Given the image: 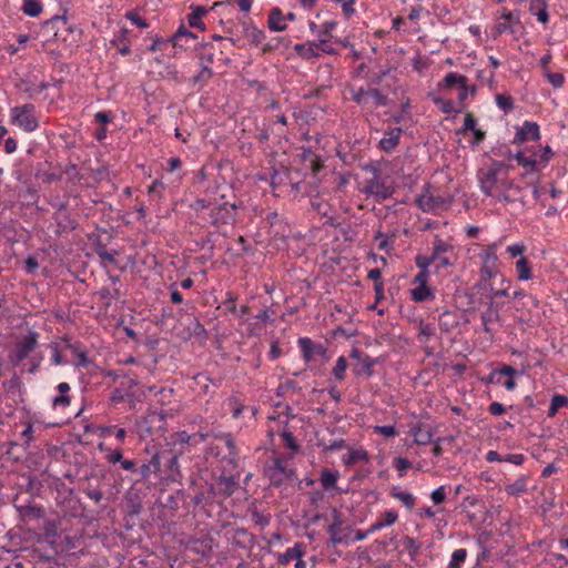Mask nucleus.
<instances>
[{
	"instance_id": "f257e3e1",
	"label": "nucleus",
	"mask_w": 568,
	"mask_h": 568,
	"mask_svg": "<svg viewBox=\"0 0 568 568\" xmlns=\"http://www.w3.org/2000/svg\"><path fill=\"white\" fill-rule=\"evenodd\" d=\"M212 205L207 216L213 226L220 229L225 225H232L235 222L237 206L234 202L227 200L225 193L213 197Z\"/></svg>"
},
{
	"instance_id": "f03ea898",
	"label": "nucleus",
	"mask_w": 568,
	"mask_h": 568,
	"mask_svg": "<svg viewBox=\"0 0 568 568\" xmlns=\"http://www.w3.org/2000/svg\"><path fill=\"white\" fill-rule=\"evenodd\" d=\"M36 106L32 103H26L20 106H14L10 110L11 122L31 133L39 126V121L34 116Z\"/></svg>"
},
{
	"instance_id": "7ed1b4c3",
	"label": "nucleus",
	"mask_w": 568,
	"mask_h": 568,
	"mask_svg": "<svg viewBox=\"0 0 568 568\" xmlns=\"http://www.w3.org/2000/svg\"><path fill=\"white\" fill-rule=\"evenodd\" d=\"M38 338L39 334L37 332L29 331L24 337L17 342L14 351L10 355V362L12 365H19L29 356V354L37 347Z\"/></svg>"
},
{
	"instance_id": "20e7f679",
	"label": "nucleus",
	"mask_w": 568,
	"mask_h": 568,
	"mask_svg": "<svg viewBox=\"0 0 568 568\" xmlns=\"http://www.w3.org/2000/svg\"><path fill=\"white\" fill-rule=\"evenodd\" d=\"M349 358L356 359V364L352 368L355 376H372L374 374L373 367L378 363V358H373L358 348L351 351Z\"/></svg>"
},
{
	"instance_id": "39448f33",
	"label": "nucleus",
	"mask_w": 568,
	"mask_h": 568,
	"mask_svg": "<svg viewBox=\"0 0 568 568\" xmlns=\"http://www.w3.org/2000/svg\"><path fill=\"white\" fill-rule=\"evenodd\" d=\"M239 487V481L234 476H220L214 483L210 484V491L214 499H226L234 494Z\"/></svg>"
},
{
	"instance_id": "423d86ee",
	"label": "nucleus",
	"mask_w": 568,
	"mask_h": 568,
	"mask_svg": "<svg viewBox=\"0 0 568 568\" xmlns=\"http://www.w3.org/2000/svg\"><path fill=\"white\" fill-rule=\"evenodd\" d=\"M496 244H493L480 254L481 257V267L480 275L484 282H487L494 278L498 274L497 268V255L495 253Z\"/></svg>"
},
{
	"instance_id": "0eeeda50",
	"label": "nucleus",
	"mask_w": 568,
	"mask_h": 568,
	"mask_svg": "<svg viewBox=\"0 0 568 568\" xmlns=\"http://www.w3.org/2000/svg\"><path fill=\"white\" fill-rule=\"evenodd\" d=\"M520 12L503 9L499 21L496 23L495 33L500 36L505 32L516 33V27L520 26Z\"/></svg>"
},
{
	"instance_id": "6e6552de",
	"label": "nucleus",
	"mask_w": 568,
	"mask_h": 568,
	"mask_svg": "<svg viewBox=\"0 0 568 568\" xmlns=\"http://www.w3.org/2000/svg\"><path fill=\"white\" fill-rule=\"evenodd\" d=\"M364 192L368 195H373L378 200L389 199L394 193V187L388 185L379 176H373L365 181Z\"/></svg>"
},
{
	"instance_id": "1a4fd4ad",
	"label": "nucleus",
	"mask_w": 568,
	"mask_h": 568,
	"mask_svg": "<svg viewBox=\"0 0 568 568\" xmlns=\"http://www.w3.org/2000/svg\"><path fill=\"white\" fill-rule=\"evenodd\" d=\"M244 36L255 47H261L264 52L276 49V45L266 43V33L263 30L257 29L254 24L244 22L242 24Z\"/></svg>"
},
{
	"instance_id": "9d476101",
	"label": "nucleus",
	"mask_w": 568,
	"mask_h": 568,
	"mask_svg": "<svg viewBox=\"0 0 568 568\" xmlns=\"http://www.w3.org/2000/svg\"><path fill=\"white\" fill-rule=\"evenodd\" d=\"M182 454V450L174 452L173 449L163 450V471L166 473L168 477L175 479L181 475L180 466H179V455Z\"/></svg>"
},
{
	"instance_id": "9b49d317",
	"label": "nucleus",
	"mask_w": 568,
	"mask_h": 568,
	"mask_svg": "<svg viewBox=\"0 0 568 568\" xmlns=\"http://www.w3.org/2000/svg\"><path fill=\"white\" fill-rule=\"evenodd\" d=\"M540 139L539 126L536 122L525 121L517 130L514 142L538 141Z\"/></svg>"
},
{
	"instance_id": "f8f14e48",
	"label": "nucleus",
	"mask_w": 568,
	"mask_h": 568,
	"mask_svg": "<svg viewBox=\"0 0 568 568\" xmlns=\"http://www.w3.org/2000/svg\"><path fill=\"white\" fill-rule=\"evenodd\" d=\"M403 134L402 128H390L385 132V135L379 141V149L389 153L398 145Z\"/></svg>"
},
{
	"instance_id": "ddd939ff",
	"label": "nucleus",
	"mask_w": 568,
	"mask_h": 568,
	"mask_svg": "<svg viewBox=\"0 0 568 568\" xmlns=\"http://www.w3.org/2000/svg\"><path fill=\"white\" fill-rule=\"evenodd\" d=\"M416 203L423 211H434L438 209L444 200L440 196H434L428 191V185L425 186V192L419 194L416 199Z\"/></svg>"
},
{
	"instance_id": "4468645a",
	"label": "nucleus",
	"mask_w": 568,
	"mask_h": 568,
	"mask_svg": "<svg viewBox=\"0 0 568 568\" xmlns=\"http://www.w3.org/2000/svg\"><path fill=\"white\" fill-rule=\"evenodd\" d=\"M189 549L203 557H207L213 550V539L207 536L192 539L189 542Z\"/></svg>"
},
{
	"instance_id": "2eb2a0df",
	"label": "nucleus",
	"mask_w": 568,
	"mask_h": 568,
	"mask_svg": "<svg viewBox=\"0 0 568 568\" xmlns=\"http://www.w3.org/2000/svg\"><path fill=\"white\" fill-rule=\"evenodd\" d=\"M267 26L274 32H281L286 29L285 17L278 7L271 9Z\"/></svg>"
},
{
	"instance_id": "dca6fc26",
	"label": "nucleus",
	"mask_w": 568,
	"mask_h": 568,
	"mask_svg": "<svg viewBox=\"0 0 568 568\" xmlns=\"http://www.w3.org/2000/svg\"><path fill=\"white\" fill-rule=\"evenodd\" d=\"M410 298L416 303H423L435 298V292L428 285H417L410 290Z\"/></svg>"
},
{
	"instance_id": "f3484780",
	"label": "nucleus",
	"mask_w": 568,
	"mask_h": 568,
	"mask_svg": "<svg viewBox=\"0 0 568 568\" xmlns=\"http://www.w3.org/2000/svg\"><path fill=\"white\" fill-rule=\"evenodd\" d=\"M339 478V473L329 468L321 470L320 481L324 490H333L336 488V483Z\"/></svg>"
},
{
	"instance_id": "a211bd4d",
	"label": "nucleus",
	"mask_w": 568,
	"mask_h": 568,
	"mask_svg": "<svg viewBox=\"0 0 568 568\" xmlns=\"http://www.w3.org/2000/svg\"><path fill=\"white\" fill-rule=\"evenodd\" d=\"M529 11L531 14L537 17V20L540 23L546 24L548 22L549 14L545 0H531L529 3Z\"/></svg>"
},
{
	"instance_id": "6ab92c4d",
	"label": "nucleus",
	"mask_w": 568,
	"mask_h": 568,
	"mask_svg": "<svg viewBox=\"0 0 568 568\" xmlns=\"http://www.w3.org/2000/svg\"><path fill=\"white\" fill-rule=\"evenodd\" d=\"M57 389L59 390L60 395L52 399V406L54 408H67L71 403V398L68 395L70 385L65 382H62L57 386Z\"/></svg>"
},
{
	"instance_id": "aec40b11",
	"label": "nucleus",
	"mask_w": 568,
	"mask_h": 568,
	"mask_svg": "<svg viewBox=\"0 0 568 568\" xmlns=\"http://www.w3.org/2000/svg\"><path fill=\"white\" fill-rule=\"evenodd\" d=\"M304 551L301 544H295L293 547H290L285 550V552L280 554L277 557V561L281 565H288L291 561H295L298 557H303Z\"/></svg>"
},
{
	"instance_id": "412c9836",
	"label": "nucleus",
	"mask_w": 568,
	"mask_h": 568,
	"mask_svg": "<svg viewBox=\"0 0 568 568\" xmlns=\"http://www.w3.org/2000/svg\"><path fill=\"white\" fill-rule=\"evenodd\" d=\"M438 325L442 332L449 333L458 325L456 314L447 310L444 311L438 317Z\"/></svg>"
},
{
	"instance_id": "4be33fe9",
	"label": "nucleus",
	"mask_w": 568,
	"mask_h": 568,
	"mask_svg": "<svg viewBox=\"0 0 568 568\" xmlns=\"http://www.w3.org/2000/svg\"><path fill=\"white\" fill-rule=\"evenodd\" d=\"M480 190L481 192L487 196H493L494 194V187L498 183V176L494 174V172H485L480 179Z\"/></svg>"
},
{
	"instance_id": "5701e85b",
	"label": "nucleus",
	"mask_w": 568,
	"mask_h": 568,
	"mask_svg": "<svg viewBox=\"0 0 568 568\" xmlns=\"http://www.w3.org/2000/svg\"><path fill=\"white\" fill-rule=\"evenodd\" d=\"M294 51L304 60L320 57V53L316 50V41L308 43H297L294 45Z\"/></svg>"
},
{
	"instance_id": "b1692460",
	"label": "nucleus",
	"mask_w": 568,
	"mask_h": 568,
	"mask_svg": "<svg viewBox=\"0 0 568 568\" xmlns=\"http://www.w3.org/2000/svg\"><path fill=\"white\" fill-rule=\"evenodd\" d=\"M398 519V515L395 510H387L383 514L381 518H378L372 526L371 531L381 530L387 526H392Z\"/></svg>"
},
{
	"instance_id": "393cba45",
	"label": "nucleus",
	"mask_w": 568,
	"mask_h": 568,
	"mask_svg": "<svg viewBox=\"0 0 568 568\" xmlns=\"http://www.w3.org/2000/svg\"><path fill=\"white\" fill-rule=\"evenodd\" d=\"M414 442L418 445H427L433 442V435L429 428L416 426L412 429Z\"/></svg>"
},
{
	"instance_id": "a878e982",
	"label": "nucleus",
	"mask_w": 568,
	"mask_h": 568,
	"mask_svg": "<svg viewBox=\"0 0 568 568\" xmlns=\"http://www.w3.org/2000/svg\"><path fill=\"white\" fill-rule=\"evenodd\" d=\"M43 10V4L40 0H23L21 11L29 17H38Z\"/></svg>"
},
{
	"instance_id": "bb28decb",
	"label": "nucleus",
	"mask_w": 568,
	"mask_h": 568,
	"mask_svg": "<svg viewBox=\"0 0 568 568\" xmlns=\"http://www.w3.org/2000/svg\"><path fill=\"white\" fill-rule=\"evenodd\" d=\"M206 9L200 6L193 8L187 17V22L191 28L204 29V23L201 21L202 17L206 14Z\"/></svg>"
},
{
	"instance_id": "cd10ccee",
	"label": "nucleus",
	"mask_w": 568,
	"mask_h": 568,
	"mask_svg": "<svg viewBox=\"0 0 568 568\" xmlns=\"http://www.w3.org/2000/svg\"><path fill=\"white\" fill-rule=\"evenodd\" d=\"M390 496L399 500L407 509H412L415 506V497L409 491L398 490L394 487L390 490Z\"/></svg>"
},
{
	"instance_id": "c85d7f7f",
	"label": "nucleus",
	"mask_w": 568,
	"mask_h": 568,
	"mask_svg": "<svg viewBox=\"0 0 568 568\" xmlns=\"http://www.w3.org/2000/svg\"><path fill=\"white\" fill-rule=\"evenodd\" d=\"M503 155H506L509 159H511V158L516 159L519 165L528 169L529 171H534L536 168V164H537L535 159L526 158L523 152H518L515 155H513L511 151L509 149H506V151H505V153H503Z\"/></svg>"
},
{
	"instance_id": "c756f323",
	"label": "nucleus",
	"mask_w": 568,
	"mask_h": 568,
	"mask_svg": "<svg viewBox=\"0 0 568 568\" xmlns=\"http://www.w3.org/2000/svg\"><path fill=\"white\" fill-rule=\"evenodd\" d=\"M516 271H517V274H518V278L520 281H528L532 277L531 275V267H530V263L529 261L521 256L517 262H516Z\"/></svg>"
},
{
	"instance_id": "7c9ffc66",
	"label": "nucleus",
	"mask_w": 568,
	"mask_h": 568,
	"mask_svg": "<svg viewBox=\"0 0 568 568\" xmlns=\"http://www.w3.org/2000/svg\"><path fill=\"white\" fill-rule=\"evenodd\" d=\"M196 34L181 26L179 30L174 34V45L176 47H185L190 39H196Z\"/></svg>"
},
{
	"instance_id": "2f4dec72",
	"label": "nucleus",
	"mask_w": 568,
	"mask_h": 568,
	"mask_svg": "<svg viewBox=\"0 0 568 568\" xmlns=\"http://www.w3.org/2000/svg\"><path fill=\"white\" fill-rule=\"evenodd\" d=\"M481 322L484 325L485 332H490L489 323L496 322L499 320V313L497 310L493 307V301H490L489 307L481 313Z\"/></svg>"
},
{
	"instance_id": "473e14b6",
	"label": "nucleus",
	"mask_w": 568,
	"mask_h": 568,
	"mask_svg": "<svg viewBox=\"0 0 568 568\" xmlns=\"http://www.w3.org/2000/svg\"><path fill=\"white\" fill-rule=\"evenodd\" d=\"M98 448L101 452H105L106 453L105 459L110 464L115 465V464L121 463L123 460V454H122L121 449H111L109 447H105L102 443L99 444Z\"/></svg>"
},
{
	"instance_id": "72a5a7b5",
	"label": "nucleus",
	"mask_w": 568,
	"mask_h": 568,
	"mask_svg": "<svg viewBox=\"0 0 568 568\" xmlns=\"http://www.w3.org/2000/svg\"><path fill=\"white\" fill-rule=\"evenodd\" d=\"M505 490L508 495L511 496H517L525 493L527 490L526 479L524 477L516 479L514 483L508 484L505 487Z\"/></svg>"
},
{
	"instance_id": "f704fd0d",
	"label": "nucleus",
	"mask_w": 568,
	"mask_h": 568,
	"mask_svg": "<svg viewBox=\"0 0 568 568\" xmlns=\"http://www.w3.org/2000/svg\"><path fill=\"white\" fill-rule=\"evenodd\" d=\"M432 100L440 109L443 113H457L462 111V109L454 108V102L452 100H446L437 95H432Z\"/></svg>"
},
{
	"instance_id": "c9c22d12",
	"label": "nucleus",
	"mask_w": 568,
	"mask_h": 568,
	"mask_svg": "<svg viewBox=\"0 0 568 568\" xmlns=\"http://www.w3.org/2000/svg\"><path fill=\"white\" fill-rule=\"evenodd\" d=\"M517 371L513 366H503L499 369H494L490 372V374L485 378L486 383L488 384H496L499 383L498 376H505V374H516Z\"/></svg>"
},
{
	"instance_id": "e433bc0d",
	"label": "nucleus",
	"mask_w": 568,
	"mask_h": 568,
	"mask_svg": "<svg viewBox=\"0 0 568 568\" xmlns=\"http://www.w3.org/2000/svg\"><path fill=\"white\" fill-rule=\"evenodd\" d=\"M465 82H467V78L465 75L455 72H449L445 75L443 80V85L445 88H452L454 85H457L459 88L462 84L465 85Z\"/></svg>"
},
{
	"instance_id": "4c0bfd02",
	"label": "nucleus",
	"mask_w": 568,
	"mask_h": 568,
	"mask_svg": "<svg viewBox=\"0 0 568 568\" xmlns=\"http://www.w3.org/2000/svg\"><path fill=\"white\" fill-rule=\"evenodd\" d=\"M298 345L301 347L305 362H310L314 355L315 344L310 338L302 337L298 339Z\"/></svg>"
},
{
	"instance_id": "58836bf2",
	"label": "nucleus",
	"mask_w": 568,
	"mask_h": 568,
	"mask_svg": "<svg viewBox=\"0 0 568 568\" xmlns=\"http://www.w3.org/2000/svg\"><path fill=\"white\" fill-rule=\"evenodd\" d=\"M192 439H193V436L189 435L186 432H184V430L176 432V433L172 434L169 437L168 445H171V446H176V445L184 446V445L190 444V442Z\"/></svg>"
},
{
	"instance_id": "ea45409f",
	"label": "nucleus",
	"mask_w": 568,
	"mask_h": 568,
	"mask_svg": "<svg viewBox=\"0 0 568 568\" xmlns=\"http://www.w3.org/2000/svg\"><path fill=\"white\" fill-rule=\"evenodd\" d=\"M199 59H200V65L207 64V67H210V64H212L214 61L213 47L207 43L202 44L200 52H199Z\"/></svg>"
},
{
	"instance_id": "a19ab883",
	"label": "nucleus",
	"mask_w": 568,
	"mask_h": 568,
	"mask_svg": "<svg viewBox=\"0 0 568 568\" xmlns=\"http://www.w3.org/2000/svg\"><path fill=\"white\" fill-rule=\"evenodd\" d=\"M452 245L436 236L432 247V255L436 260L437 257H440V255L446 254L448 251H452Z\"/></svg>"
},
{
	"instance_id": "79ce46f5",
	"label": "nucleus",
	"mask_w": 568,
	"mask_h": 568,
	"mask_svg": "<svg viewBox=\"0 0 568 568\" xmlns=\"http://www.w3.org/2000/svg\"><path fill=\"white\" fill-rule=\"evenodd\" d=\"M368 459V455H367V452L365 449H353L351 450L345 457H344V463L346 465H353L359 460H367Z\"/></svg>"
},
{
	"instance_id": "37998d69",
	"label": "nucleus",
	"mask_w": 568,
	"mask_h": 568,
	"mask_svg": "<svg viewBox=\"0 0 568 568\" xmlns=\"http://www.w3.org/2000/svg\"><path fill=\"white\" fill-rule=\"evenodd\" d=\"M568 404V397L564 395L556 394L551 398L550 407L548 409V416L552 417L556 415L559 408L566 406Z\"/></svg>"
},
{
	"instance_id": "c03bdc74",
	"label": "nucleus",
	"mask_w": 568,
	"mask_h": 568,
	"mask_svg": "<svg viewBox=\"0 0 568 568\" xmlns=\"http://www.w3.org/2000/svg\"><path fill=\"white\" fill-rule=\"evenodd\" d=\"M347 369V359L344 356H339L333 367L332 374L335 379L342 382L345 378V372Z\"/></svg>"
},
{
	"instance_id": "a18cd8bd",
	"label": "nucleus",
	"mask_w": 568,
	"mask_h": 568,
	"mask_svg": "<svg viewBox=\"0 0 568 568\" xmlns=\"http://www.w3.org/2000/svg\"><path fill=\"white\" fill-rule=\"evenodd\" d=\"M403 546L408 551L409 557L414 560L420 550V544L417 542L413 537L405 536L403 539Z\"/></svg>"
},
{
	"instance_id": "49530a36",
	"label": "nucleus",
	"mask_w": 568,
	"mask_h": 568,
	"mask_svg": "<svg viewBox=\"0 0 568 568\" xmlns=\"http://www.w3.org/2000/svg\"><path fill=\"white\" fill-rule=\"evenodd\" d=\"M466 558H467L466 549H464V548L456 549L452 554V558H450V561H449L447 568H460L462 564L466 560Z\"/></svg>"
},
{
	"instance_id": "de8ad7c7",
	"label": "nucleus",
	"mask_w": 568,
	"mask_h": 568,
	"mask_svg": "<svg viewBox=\"0 0 568 568\" xmlns=\"http://www.w3.org/2000/svg\"><path fill=\"white\" fill-rule=\"evenodd\" d=\"M99 295L102 300L105 301V305L106 306H110L111 302L114 300H119L120 298V290L114 287V288H109V287H102L100 291H99Z\"/></svg>"
},
{
	"instance_id": "09e8293b",
	"label": "nucleus",
	"mask_w": 568,
	"mask_h": 568,
	"mask_svg": "<svg viewBox=\"0 0 568 568\" xmlns=\"http://www.w3.org/2000/svg\"><path fill=\"white\" fill-rule=\"evenodd\" d=\"M495 100L498 108L505 113H508L514 109V99L510 95L497 94Z\"/></svg>"
},
{
	"instance_id": "8fccbe9b",
	"label": "nucleus",
	"mask_w": 568,
	"mask_h": 568,
	"mask_svg": "<svg viewBox=\"0 0 568 568\" xmlns=\"http://www.w3.org/2000/svg\"><path fill=\"white\" fill-rule=\"evenodd\" d=\"M214 75L213 70L207 64L201 65L200 72L191 79L193 85L205 82Z\"/></svg>"
},
{
	"instance_id": "3c124183",
	"label": "nucleus",
	"mask_w": 568,
	"mask_h": 568,
	"mask_svg": "<svg viewBox=\"0 0 568 568\" xmlns=\"http://www.w3.org/2000/svg\"><path fill=\"white\" fill-rule=\"evenodd\" d=\"M327 531L329 534L332 544L338 545V544L347 542L348 536L341 528L328 527Z\"/></svg>"
},
{
	"instance_id": "603ef678",
	"label": "nucleus",
	"mask_w": 568,
	"mask_h": 568,
	"mask_svg": "<svg viewBox=\"0 0 568 568\" xmlns=\"http://www.w3.org/2000/svg\"><path fill=\"white\" fill-rule=\"evenodd\" d=\"M215 501L214 499V496L213 494H211L210 491V485L204 488V489H201L197 494H195V496L193 497V503L195 505H201L203 503H213Z\"/></svg>"
},
{
	"instance_id": "864d4df0",
	"label": "nucleus",
	"mask_w": 568,
	"mask_h": 568,
	"mask_svg": "<svg viewBox=\"0 0 568 568\" xmlns=\"http://www.w3.org/2000/svg\"><path fill=\"white\" fill-rule=\"evenodd\" d=\"M95 253L101 258V261L108 262V263H111V264L115 263V255L118 254L116 251L109 252V251L105 250L104 245L99 243L97 245V247H95Z\"/></svg>"
},
{
	"instance_id": "5fc2aeb1",
	"label": "nucleus",
	"mask_w": 568,
	"mask_h": 568,
	"mask_svg": "<svg viewBox=\"0 0 568 568\" xmlns=\"http://www.w3.org/2000/svg\"><path fill=\"white\" fill-rule=\"evenodd\" d=\"M18 88L20 91H22L23 93L28 94V97L30 99H34L36 97L39 95V92H38V89H37V85L33 84L32 82L30 81H26V80H22L19 84H18Z\"/></svg>"
},
{
	"instance_id": "6e6d98bb",
	"label": "nucleus",
	"mask_w": 568,
	"mask_h": 568,
	"mask_svg": "<svg viewBox=\"0 0 568 568\" xmlns=\"http://www.w3.org/2000/svg\"><path fill=\"white\" fill-rule=\"evenodd\" d=\"M214 438L224 440L226 447L229 448L230 455L236 456V445L231 434L229 433H219V435H214Z\"/></svg>"
},
{
	"instance_id": "4d7b16f0",
	"label": "nucleus",
	"mask_w": 568,
	"mask_h": 568,
	"mask_svg": "<svg viewBox=\"0 0 568 568\" xmlns=\"http://www.w3.org/2000/svg\"><path fill=\"white\" fill-rule=\"evenodd\" d=\"M281 437L287 448H290L293 452H297L300 449V445L297 444L294 435L290 430H283L281 433Z\"/></svg>"
},
{
	"instance_id": "13d9d810",
	"label": "nucleus",
	"mask_w": 568,
	"mask_h": 568,
	"mask_svg": "<svg viewBox=\"0 0 568 568\" xmlns=\"http://www.w3.org/2000/svg\"><path fill=\"white\" fill-rule=\"evenodd\" d=\"M367 97H371L376 106H385L388 102L386 95H384L378 89L367 90Z\"/></svg>"
},
{
	"instance_id": "bf43d9fd",
	"label": "nucleus",
	"mask_w": 568,
	"mask_h": 568,
	"mask_svg": "<svg viewBox=\"0 0 568 568\" xmlns=\"http://www.w3.org/2000/svg\"><path fill=\"white\" fill-rule=\"evenodd\" d=\"M436 260L435 257L430 254V255H423V254H418L416 257H415V264L416 266L419 268V270H428V267L435 263Z\"/></svg>"
},
{
	"instance_id": "052dcab7",
	"label": "nucleus",
	"mask_w": 568,
	"mask_h": 568,
	"mask_svg": "<svg viewBox=\"0 0 568 568\" xmlns=\"http://www.w3.org/2000/svg\"><path fill=\"white\" fill-rule=\"evenodd\" d=\"M151 470L153 474H156L159 471H162L164 469L163 465V450L161 453H156L152 456V458L149 462Z\"/></svg>"
},
{
	"instance_id": "680f3d73",
	"label": "nucleus",
	"mask_w": 568,
	"mask_h": 568,
	"mask_svg": "<svg viewBox=\"0 0 568 568\" xmlns=\"http://www.w3.org/2000/svg\"><path fill=\"white\" fill-rule=\"evenodd\" d=\"M394 467L397 469L398 476L403 477L406 474L407 469L412 467V463L407 458L397 457L394 459Z\"/></svg>"
},
{
	"instance_id": "e2e57ef3",
	"label": "nucleus",
	"mask_w": 568,
	"mask_h": 568,
	"mask_svg": "<svg viewBox=\"0 0 568 568\" xmlns=\"http://www.w3.org/2000/svg\"><path fill=\"white\" fill-rule=\"evenodd\" d=\"M274 471L284 475L286 479H291L292 476L294 475V470L287 468L284 462L280 458H276L274 460Z\"/></svg>"
},
{
	"instance_id": "0e129e2a",
	"label": "nucleus",
	"mask_w": 568,
	"mask_h": 568,
	"mask_svg": "<svg viewBox=\"0 0 568 568\" xmlns=\"http://www.w3.org/2000/svg\"><path fill=\"white\" fill-rule=\"evenodd\" d=\"M67 347L72 349L74 354L78 357V363L75 364L78 367H85L89 364V358L87 356V353L83 351H79V348L75 345L67 344Z\"/></svg>"
},
{
	"instance_id": "69168bd1",
	"label": "nucleus",
	"mask_w": 568,
	"mask_h": 568,
	"mask_svg": "<svg viewBox=\"0 0 568 568\" xmlns=\"http://www.w3.org/2000/svg\"><path fill=\"white\" fill-rule=\"evenodd\" d=\"M316 50L320 52H324V53H327V54H337V50L332 47L329 43H328V40H326L325 38H321L318 41H316Z\"/></svg>"
},
{
	"instance_id": "338daca9",
	"label": "nucleus",
	"mask_w": 568,
	"mask_h": 568,
	"mask_svg": "<svg viewBox=\"0 0 568 568\" xmlns=\"http://www.w3.org/2000/svg\"><path fill=\"white\" fill-rule=\"evenodd\" d=\"M546 77L555 88H560L565 82L564 74L559 72H546Z\"/></svg>"
},
{
	"instance_id": "774afa93",
	"label": "nucleus",
	"mask_w": 568,
	"mask_h": 568,
	"mask_svg": "<svg viewBox=\"0 0 568 568\" xmlns=\"http://www.w3.org/2000/svg\"><path fill=\"white\" fill-rule=\"evenodd\" d=\"M446 498L445 486H440L432 491L430 499L435 505L444 503Z\"/></svg>"
}]
</instances>
